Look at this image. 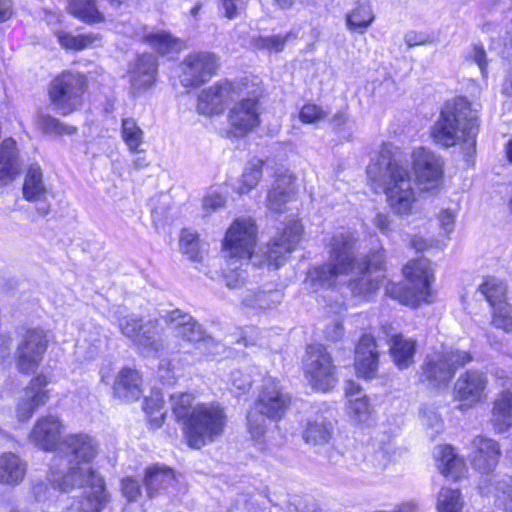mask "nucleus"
Returning <instances> with one entry per match:
<instances>
[{
  "label": "nucleus",
  "instance_id": "nucleus-64",
  "mask_svg": "<svg viewBox=\"0 0 512 512\" xmlns=\"http://www.w3.org/2000/svg\"><path fill=\"white\" fill-rule=\"evenodd\" d=\"M324 334L327 340L337 342L342 339L344 335V327L340 321H334L327 325Z\"/></svg>",
  "mask_w": 512,
  "mask_h": 512
},
{
  "label": "nucleus",
  "instance_id": "nucleus-49",
  "mask_svg": "<svg viewBox=\"0 0 512 512\" xmlns=\"http://www.w3.org/2000/svg\"><path fill=\"white\" fill-rule=\"evenodd\" d=\"M180 249L192 261H201L200 243L196 232L183 229L180 235Z\"/></svg>",
  "mask_w": 512,
  "mask_h": 512
},
{
  "label": "nucleus",
  "instance_id": "nucleus-62",
  "mask_svg": "<svg viewBox=\"0 0 512 512\" xmlns=\"http://www.w3.org/2000/svg\"><path fill=\"white\" fill-rule=\"evenodd\" d=\"M224 15L228 19L236 18L245 8V0H221Z\"/></svg>",
  "mask_w": 512,
  "mask_h": 512
},
{
  "label": "nucleus",
  "instance_id": "nucleus-17",
  "mask_svg": "<svg viewBox=\"0 0 512 512\" xmlns=\"http://www.w3.org/2000/svg\"><path fill=\"white\" fill-rule=\"evenodd\" d=\"M241 94L240 84L219 81L199 94L197 110L207 116L220 114L229 101L238 98Z\"/></svg>",
  "mask_w": 512,
  "mask_h": 512
},
{
  "label": "nucleus",
  "instance_id": "nucleus-38",
  "mask_svg": "<svg viewBox=\"0 0 512 512\" xmlns=\"http://www.w3.org/2000/svg\"><path fill=\"white\" fill-rule=\"evenodd\" d=\"M354 271H357L360 275V277L349 282V288L355 296L368 297L379 289L383 275H374L362 269L361 265L356 264Z\"/></svg>",
  "mask_w": 512,
  "mask_h": 512
},
{
  "label": "nucleus",
  "instance_id": "nucleus-11",
  "mask_svg": "<svg viewBox=\"0 0 512 512\" xmlns=\"http://www.w3.org/2000/svg\"><path fill=\"white\" fill-rule=\"evenodd\" d=\"M304 370L309 383L317 390L328 391L337 382L336 366L323 345L313 344L307 347Z\"/></svg>",
  "mask_w": 512,
  "mask_h": 512
},
{
  "label": "nucleus",
  "instance_id": "nucleus-39",
  "mask_svg": "<svg viewBox=\"0 0 512 512\" xmlns=\"http://www.w3.org/2000/svg\"><path fill=\"white\" fill-rule=\"evenodd\" d=\"M492 492L488 495L494 497V505L497 509L512 512V477L496 476L490 485Z\"/></svg>",
  "mask_w": 512,
  "mask_h": 512
},
{
  "label": "nucleus",
  "instance_id": "nucleus-8",
  "mask_svg": "<svg viewBox=\"0 0 512 512\" xmlns=\"http://www.w3.org/2000/svg\"><path fill=\"white\" fill-rule=\"evenodd\" d=\"M469 460L473 468L481 474L478 483L479 492L489 495L492 490V480L497 476L493 474L501 455L500 446L494 439L476 436L470 443Z\"/></svg>",
  "mask_w": 512,
  "mask_h": 512
},
{
  "label": "nucleus",
  "instance_id": "nucleus-19",
  "mask_svg": "<svg viewBox=\"0 0 512 512\" xmlns=\"http://www.w3.org/2000/svg\"><path fill=\"white\" fill-rule=\"evenodd\" d=\"M413 169L424 191L436 189L443 174V163L439 156L430 150L419 147L412 154Z\"/></svg>",
  "mask_w": 512,
  "mask_h": 512
},
{
  "label": "nucleus",
  "instance_id": "nucleus-55",
  "mask_svg": "<svg viewBox=\"0 0 512 512\" xmlns=\"http://www.w3.org/2000/svg\"><path fill=\"white\" fill-rule=\"evenodd\" d=\"M421 420L422 423L428 428L431 429V436L438 434L443 429V422L439 415L430 408H424L421 411Z\"/></svg>",
  "mask_w": 512,
  "mask_h": 512
},
{
  "label": "nucleus",
  "instance_id": "nucleus-45",
  "mask_svg": "<svg viewBox=\"0 0 512 512\" xmlns=\"http://www.w3.org/2000/svg\"><path fill=\"white\" fill-rule=\"evenodd\" d=\"M195 397L190 393H174L170 396V402L172 411L177 419V421L183 422V427L188 422L192 411L194 410Z\"/></svg>",
  "mask_w": 512,
  "mask_h": 512
},
{
  "label": "nucleus",
  "instance_id": "nucleus-44",
  "mask_svg": "<svg viewBox=\"0 0 512 512\" xmlns=\"http://www.w3.org/2000/svg\"><path fill=\"white\" fill-rule=\"evenodd\" d=\"M263 165L264 162L260 159H253L247 164L240 185L235 188L238 194H247L257 186L262 177Z\"/></svg>",
  "mask_w": 512,
  "mask_h": 512
},
{
  "label": "nucleus",
  "instance_id": "nucleus-60",
  "mask_svg": "<svg viewBox=\"0 0 512 512\" xmlns=\"http://www.w3.org/2000/svg\"><path fill=\"white\" fill-rule=\"evenodd\" d=\"M225 205V198L217 192H209L203 199V208L207 213H212Z\"/></svg>",
  "mask_w": 512,
  "mask_h": 512
},
{
  "label": "nucleus",
  "instance_id": "nucleus-18",
  "mask_svg": "<svg viewBox=\"0 0 512 512\" xmlns=\"http://www.w3.org/2000/svg\"><path fill=\"white\" fill-rule=\"evenodd\" d=\"M303 227L300 222L293 220L286 224L283 231L273 238L264 252L265 262L268 266L279 268L286 261L288 255L299 244Z\"/></svg>",
  "mask_w": 512,
  "mask_h": 512
},
{
  "label": "nucleus",
  "instance_id": "nucleus-33",
  "mask_svg": "<svg viewBox=\"0 0 512 512\" xmlns=\"http://www.w3.org/2000/svg\"><path fill=\"white\" fill-rule=\"evenodd\" d=\"M438 468L442 475L453 479L460 478L465 471V463L449 445L439 446L435 452Z\"/></svg>",
  "mask_w": 512,
  "mask_h": 512
},
{
  "label": "nucleus",
  "instance_id": "nucleus-3",
  "mask_svg": "<svg viewBox=\"0 0 512 512\" xmlns=\"http://www.w3.org/2000/svg\"><path fill=\"white\" fill-rule=\"evenodd\" d=\"M478 132V110L468 99L458 97L445 103L431 135L446 148L461 144L465 155L473 157Z\"/></svg>",
  "mask_w": 512,
  "mask_h": 512
},
{
  "label": "nucleus",
  "instance_id": "nucleus-57",
  "mask_svg": "<svg viewBox=\"0 0 512 512\" xmlns=\"http://www.w3.org/2000/svg\"><path fill=\"white\" fill-rule=\"evenodd\" d=\"M326 116V113L322 110L321 107L315 104H305L300 113L299 118L303 123L312 124L322 120Z\"/></svg>",
  "mask_w": 512,
  "mask_h": 512
},
{
  "label": "nucleus",
  "instance_id": "nucleus-54",
  "mask_svg": "<svg viewBox=\"0 0 512 512\" xmlns=\"http://www.w3.org/2000/svg\"><path fill=\"white\" fill-rule=\"evenodd\" d=\"M356 265H361L362 269L376 275L380 274L379 272L384 269L385 265V253L383 249H379L375 252H372L368 255L367 259L364 262L358 263Z\"/></svg>",
  "mask_w": 512,
  "mask_h": 512
},
{
  "label": "nucleus",
  "instance_id": "nucleus-34",
  "mask_svg": "<svg viewBox=\"0 0 512 512\" xmlns=\"http://www.w3.org/2000/svg\"><path fill=\"white\" fill-rule=\"evenodd\" d=\"M144 42L161 55L179 53L185 48V42L174 37L170 32L152 31L144 36Z\"/></svg>",
  "mask_w": 512,
  "mask_h": 512
},
{
  "label": "nucleus",
  "instance_id": "nucleus-21",
  "mask_svg": "<svg viewBox=\"0 0 512 512\" xmlns=\"http://www.w3.org/2000/svg\"><path fill=\"white\" fill-rule=\"evenodd\" d=\"M228 121L231 133L244 137L260 124L258 101L255 98L242 99L229 112Z\"/></svg>",
  "mask_w": 512,
  "mask_h": 512
},
{
  "label": "nucleus",
  "instance_id": "nucleus-40",
  "mask_svg": "<svg viewBox=\"0 0 512 512\" xmlns=\"http://www.w3.org/2000/svg\"><path fill=\"white\" fill-rule=\"evenodd\" d=\"M68 12L86 23H100L104 20L98 8V0H69Z\"/></svg>",
  "mask_w": 512,
  "mask_h": 512
},
{
  "label": "nucleus",
  "instance_id": "nucleus-14",
  "mask_svg": "<svg viewBox=\"0 0 512 512\" xmlns=\"http://www.w3.org/2000/svg\"><path fill=\"white\" fill-rule=\"evenodd\" d=\"M47 333L40 328L27 329L18 344L16 351L17 367L23 373L38 368L48 348Z\"/></svg>",
  "mask_w": 512,
  "mask_h": 512
},
{
  "label": "nucleus",
  "instance_id": "nucleus-30",
  "mask_svg": "<svg viewBox=\"0 0 512 512\" xmlns=\"http://www.w3.org/2000/svg\"><path fill=\"white\" fill-rule=\"evenodd\" d=\"M416 341L398 333L391 336L389 353L394 364L401 370L407 369L414 362Z\"/></svg>",
  "mask_w": 512,
  "mask_h": 512
},
{
  "label": "nucleus",
  "instance_id": "nucleus-32",
  "mask_svg": "<svg viewBox=\"0 0 512 512\" xmlns=\"http://www.w3.org/2000/svg\"><path fill=\"white\" fill-rule=\"evenodd\" d=\"M160 320H149L142 323L136 345L143 348L150 355H157L164 348L161 338V330L159 329Z\"/></svg>",
  "mask_w": 512,
  "mask_h": 512
},
{
  "label": "nucleus",
  "instance_id": "nucleus-50",
  "mask_svg": "<svg viewBox=\"0 0 512 512\" xmlns=\"http://www.w3.org/2000/svg\"><path fill=\"white\" fill-rule=\"evenodd\" d=\"M144 411L151 417V420L159 427L165 417L164 400L159 393H154L144 399Z\"/></svg>",
  "mask_w": 512,
  "mask_h": 512
},
{
  "label": "nucleus",
  "instance_id": "nucleus-7",
  "mask_svg": "<svg viewBox=\"0 0 512 512\" xmlns=\"http://www.w3.org/2000/svg\"><path fill=\"white\" fill-rule=\"evenodd\" d=\"M86 88L85 75L79 72L65 71L51 81L48 92L51 103L66 115L82 105Z\"/></svg>",
  "mask_w": 512,
  "mask_h": 512
},
{
  "label": "nucleus",
  "instance_id": "nucleus-29",
  "mask_svg": "<svg viewBox=\"0 0 512 512\" xmlns=\"http://www.w3.org/2000/svg\"><path fill=\"white\" fill-rule=\"evenodd\" d=\"M144 484L147 495L152 498L162 492L173 490L177 481L170 468L153 466L146 470Z\"/></svg>",
  "mask_w": 512,
  "mask_h": 512
},
{
  "label": "nucleus",
  "instance_id": "nucleus-58",
  "mask_svg": "<svg viewBox=\"0 0 512 512\" xmlns=\"http://www.w3.org/2000/svg\"><path fill=\"white\" fill-rule=\"evenodd\" d=\"M286 42V37L281 36H269L261 37L257 40L256 46L260 49L274 50L279 52L283 49Z\"/></svg>",
  "mask_w": 512,
  "mask_h": 512
},
{
  "label": "nucleus",
  "instance_id": "nucleus-37",
  "mask_svg": "<svg viewBox=\"0 0 512 512\" xmlns=\"http://www.w3.org/2000/svg\"><path fill=\"white\" fill-rule=\"evenodd\" d=\"M23 196L27 201H44L47 190L43 183V174L38 165H31L25 176Z\"/></svg>",
  "mask_w": 512,
  "mask_h": 512
},
{
  "label": "nucleus",
  "instance_id": "nucleus-13",
  "mask_svg": "<svg viewBox=\"0 0 512 512\" xmlns=\"http://www.w3.org/2000/svg\"><path fill=\"white\" fill-rule=\"evenodd\" d=\"M180 83L187 88H197L208 82L219 68V58L208 51L189 53L180 63Z\"/></svg>",
  "mask_w": 512,
  "mask_h": 512
},
{
  "label": "nucleus",
  "instance_id": "nucleus-6",
  "mask_svg": "<svg viewBox=\"0 0 512 512\" xmlns=\"http://www.w3.org/2000/svg\"><path fill=\"white\" fill-rule=\"evenodd\" d=\"M403 274L408 282L407 286L393 285L390 294L402 304L417 307L421 302L430 303L434 279L430 261L419 258L408 262L403 268Z\"/></svg>",
  "mask_w": 512,
  "mask_h": 512
},
{
  "label": "nucleus",
  "instance_id": "nucleus-36",
  "mask_svg": "<svg viewBox=\"0 0 512 512\" xmlns=\"http://www.w3.org/2000/svg\"><path fill=\"white\" fill-rule=\"evenodd\" d=\"M375 15L368 0H359L356 7L347 14V28L354 32L364 33L373 23Z\"/></svg>",
  "mask_w": 512,
  "mask_h": 512
},
{
  "label": "nucleus",
  "instance_id": "nucleus-9",
  "mask_svg": "<svg viewBox=\"0 0 512 512\" xmlns=\"http://www.w3.org/2000/svg\"><path fill=\"white\" fill-rule=\"evenodd\" d=\"M257 241V226L251 217H240L233 221L224 238V252L230 259H252L254 265H261L256 261L253 252Z\"/></svg>",
  "mask_w": 512,
  "mask_h": 512
},
{
  "label": "nucleus",
  "instance_id": "nucleus-63",
  "mask_svg": "<svg viewBox=\"0 0 512 512\" xmlns=\"http://www.w3.org/2000/svg\"><path fill=\"white\" fill-rule=\"evenodd\" d=\"M122 493L129 500L134 501L140 495V485L137 480L127 477L122 480Z\"/></svg>",
  "mask_w": 512,
  "mask_h": 512
},
{
  "label": "nucleus",
  "instance_id": "nucleus-51",
  "mask_svg": "<svg viewBox=\"0 0 512 512\" xmlns=\"http://www.w3.org/2000/svg\"><path fill=\"white\" fill-rule=\"evenodd\" d=\"M493 309L491 324L505 332L512 331V305L504 303Z\"/></svg>",
  "mask_w": 512,
  "mask_h": 512
},
{
  "label": "nucleus",
  "instance_id": "nucleus-4",
  "mask_svg": "<svg viewBox=\"0 0 512 512\" xmlns=\"http://www.w3.org/2000/svg\"><path fill=\"white\" fill-rule=\"evenodd\" d=\"M228 416L218 402L197 403L183 427L187 444L200 449L217 441L225 431Z\"/></svg>",
  "mask_w": 512,
  "mask_h": 512
},
{
  "label": "nucleus",
  "instance_id": "nucleus-28",
  "mask_svg": "<svg viewBox=\"0 0 512 512\" xmlns=\"http://www.w3.org/2000/svg\"><path fill=\"white\" fill-rule=\"evenodd\" d=\"M490 421L497 433H505L512 428V391L509 388L496 396Z\"/></svg>",
  "mask_w": 512,
  "mask_h": 512
},
{
  "label": "nucleus",
  "instance_id": "nucleus-61",
  "mask_svg": "<svg viewBox=\"0 0 512 512\" xmlns=\"http://www.w3.org/2000/svg\"><path fill=\"white\" fill-rule=\"evenodd\" d=\"M231 381L239 394L247 392L252 383L251 377L240 370H236L231 373Z\"/></svg>",
  "mask_w": 512,
  "mask_h": 512
},
{
  "label": "nucleus",
  "instance_id": "nucleus-42",
  "mask_svg": "<svg viewBox=\"0 0 512 512\" xmlns=\"http://www.w3.org/2000/svg\"><path fill=\"white\" fill-rule=\"evenodd\" d=\"M121 137L129 151L136 153L144 142V131L132 117H125L121 121Z\"/></svg>",
  "mask_w": 512,
  "mask_h": 512
},
{
  "label": "nucleus",
  "instance_id": "nucleus-41",
  "mask_svg": "<svg viewBox=\"0 0 512 512\" xmlns=\"http://www.w3.org/2000/svg\"><path fill=\"white\" fill-rule=\"evenodd\" d=\"M283 299V292L278 289L263 290L259 292L247 291L242 302L248 307L269 309L279 304Z\"/></svg>",
  "mask_w": 512,
  "mask_h": 512
},
{
  "label": "nucleus",
  "instance_id": "nucleus-48",
  "mask_svg": "<svg viewBox=\"0 0 512 512\" xmlns=\"http://www.w3.org/2000/svg\"><path fill=\"white\" fill-rule=\"evenodd\" d=\"M463 503L460 491L442 488L438 495L437 509L439 512H461Z\"/></svg>",
  "mask_w": 512,
  "mask_h": 512
},
{
  "label": "nucleus",
  "instance_id": "nucleus-47",
  "mask_svg": "<svg viewBox=\"0 0 512 512\" xmlns=\"http://www.w3.org/2000/svg\"><path fill=\"white\" fill-rule=\"evenodd\" d=\"M37 125L44 133L59 136L72 135L77 131L75 126L66 125L57 118L43 113L37 116Z\"/></svg>",
  "mask_w": 512,
  "mask_h": 512
},
{
  "label": "nucleus",
  "instance_id": "nucleus-25",
  "mask_svg": "<svg viewBox=\"0 0 512 512\" xmlns=\"http://www.w3.org/2000/svg\"><path fill=\"white\" fill-rule=\"evenodd\" d=\"M156 72L155 56L150 53L139 55L129 68L130 82L134 90L149 88L155 82Z\"/></svg>",
  "mask_w": 512,
  "mask_h": 512
},
{
  "label": "nucleus",
  "instance_id": "nucleus-12",
  "mask_svg": "<svg viewBox=\"0 0 512 512\" xmlns=\"http://www.w3.org/2000/svg\"><path fill=\"white\" fill-rule=\"evenodd\" d=\"M162 319L176 331L178 337L196 345L198 349L203 350L204 354L217 353L220 344L206 335L203 327L191 315L175 309L166 313Z\"/></svg>",
  "mask_w": 512,
  "mask_h": 512
},
{
  "label": "nucleus",
  "instance_id": "nucleus-23",
  "mask_svg": "<svg viewBox=\"0 0 512 512\" xmlns=\"http://www.w3.org/2000/svg\"><path fill=\"white\" fill-rule=\"evenodd\" d=\"M379 365V351L375 338L364 334L355 351V368L360 377L371 379L375 377Z\"/></svg>",
  "mask_w": 512,
  "mask_h": 512
},
{
  "label": "nucleus",
  "instance_id": "nucleus-52",
  "mask_svg": "<svg viewBox=\"0 0 512 512\" xmlns=\"http://www.w3.org/2000/svg\"><path fill=\"white\" fill-rule=\"evenodd\" d=\"M265 415L260 414L256 409L251 411L247 415V426L251 437L259 441L265 435L266 432V420Z\"/></svg>",
  "mask_w": 512,
  "mask_h": 512
},
{
  "label": "nucleus",
  "instance_id": "nucleus-16",
  "mask_svg": "<svg viewBox=\"0 0 512 512\" xmlns=\"http://www.w3.org/2000/svg\"><path fill=\"white\" fill-rule=\"evenodd\" d=\"M289 405L290 397L283 392L279 381L272 377H265L255 403V409L268 419L276 421L284 416Z\"/></svg>",
  "mask_w": 512,
  "mask_h": 512
},
{
  "label": "nucleus",
  "instance_id": "nucleus-46",
  "mask_svg": "<svg viewBox=\"0 0 512 512\" xmlns=\"http://www.w3.org/2000/svg\"><path fill=\"white\" fill-rule=\"evenodd\" d=\"M56 37L63 48L76 51L90 47L99 39L98 35L93 33L73 35L65 31H58Z\"/></svg>",
  "mask_w": 512,
  "mask_h": 512
},
{
  "label": "nucleus",
  "instance_id": "nucleus-35",
  "mask_svg": "<svg viewBox=\"0 0 512 512\" xmlns=\"http://www.w3.org/2000/svg\"><path fill=\"white\" fill-rule=\"evenodd\" d=\"M26 473L24 462L13 453L0 455V483L15 485L20 483Z\"/></svg>",
  "mask_w": 512,
  "mask_h": 512
},
{
  "label": "nucleus",
  "instance_id": "nucleus-59",
  "mask_svg": "<svg viewBox=\"0 0 512 512\" xmlns=\"http://www.w3.org/2000/svg\"><path fill=\"white\" fill-rule=\"evenodd\" d=\"M468 59L472 60L473 62H475L478 65L483 76L486 75L488 61H487V57H486V52L482 45H479V44L473 45L472 50L468 56Z\"/></svg>",
  "mask_w": 512,
  "mask_h": 512
},
{
  "label": "nucleus",
  "instance_id": "nucleus-43",
  "mask_svg": "<svg viewBox=\"0 0 512 512\" xmlns=\"http://www.w3.org/2000/svg\"><path fill=\"white\" fill-rule=\"evenodd\" d=\"M479 290L492 307L506 303L507 285L496 277H487Z\"/></svg>",
  "mask_w": 512,
  "mask_h": 512
},
{
  "label": "nucleus",
  "instance_id": "nucleus-26",
  "mask_svg": "<svg viewBox=\"0 0 512 512\" xmlns=\"http://www.w3.org/2000/svg\"><path fill=\"white\" fill-rule=\"evenodd\" d=\"M142 384L139 371L128 367L122 368L116 376L113 394L126 402L136 401L143 393Z\"/></svg>",
  "mask_w": 512,
  "mask_h": 512
},
{
  "label": "nucleus",
  "instance_id": "nucleus-24",
  "mask_svg": "<svg viewBox=\"0 0 512 512\" xmlns=\"http://www.w3.org/2000/svg\"><path fill=\"white\" fill-rule=\"evenodd\" d=\"M294 177L288 171L276 174L275 182L267 195V208L275 213L283 212L286 209L294 194Z\"/></svg>",
  "mask_w": 512,
  "mask_h": 512
},
{
  "label": "nucleus",
  "instance_id": "nucleus-2",
  "mask_svg": "<svg viewBox=\"0 0 512 512\" xmlns=\"http://www.w3.org/2000/svg\"><path fill=\"white\" fill-rule=\"evenodd\" d=\"M398 150L391 144H383L367 167V177L375 189L381 188L391 209L408 215L415 202L412 180L407 168L400 163Z\"/></svg>",
  "mask_w": 512,
  "mask_h": 512
},
{
  "label": "nucleus",
  "instance_id": "nucleus-5",
  "mask_svg": "<svg viewBox=\"0 0 512 512\" xmlns=\"http://www.w3.org/2000/svg\"><path fill=\"white\" fill-rule=\"evenodd\" d=\"M356 239L351 232L333 235L330 241L329 261L309 270L307 281L313 286L331 287L340 275L354 272Z\"/></svg>",
  "mask_w": 512,
  "mask_h": 512
},
{
  "label": "nucleus",
  "instance_id": "nucleus-10",
  "mask_svg": "<svg viewBox=\"0 0 512 512\" xmlns=\"http://www.w3.org/2000/svg\"><path fill=\"white\" fill-rule=\"evenodd\" d=\"M472 361V356L463 351H445L427 357L422 366V375L429 385L444 388L459 367Z\"/></svg>",
  "mask_w": 512,
  "mask_h": 512
},
{
  "label": "nucleus",
  "instance_id": "nucleus-1",
  "mask_svg": "<svg viewBox=\"0 0 512 512\" xmlns=\"http://www.w3.org/2000/svg\"><path fill=\"white\" fill-rule=\"evenodd\" d=\"M64 456H54L50 481L61 492L84 488L83 496L73 499L63 512H101L108 502L103 478L92 468L97 444L89 435H68L60 446Z\"/></svg>",
  "mask_w": 512,
  "mask_h": 512
},
{
  "label": "nucleus",
  "instance_id": "nucleus-27",
  "mask_svg": "<svg viewBox=\"0 0 512 512\" xmlns=\"http://www.w3.org/2000/svg\"><path fill=\"white\" fill-rule=\"evenodd\" d=\"M333 433V423L323 414L316 413L306 419L302 438L311 446H322L329 443Z\"/></svg>",
  "mask_w": 512,
  "mask_h": 512
},
{
  "label": "nucleus",
  "instance_id": "nucleus-56",
  "mask_svg": "<svg viewBox=\"0 0 512 512\" xmlns=\"http://www.w3.org/2000/svg\"><path fill=\"white\" fill-rule=\"evenodd\" d=\"M348 401L349 413L353 414L359 421L364 420L370 412V405L366 396H357L350 398Z\"/></svg>",
  "mask_w": 512,
  "mask_h": 512
},
{
  "label": "nucleus",
  "instance_id": "nucleus-22",
  "mask_svg": "<svg viewBox=\"0 0 512 512\" xmlns=\"http://www.w3.org/2000/svg\"><path fill=\"white\" fill-rule=\"evenodd\" d=\"M64 425L54 415L43 416L34 424L29 435L30 441L43 450L56 449L61 439Z\"/></svg>",
  "mask_w": 512,
  "mask_h": 512
},
{
  "label": "nucleus",
  "instance_id": "nucleus-15",
  "mask_svg": "<svg viewBox=\"0 0 512 512\" xmlns=\"http://www.w3.org/2000/svg\"><path fill=\"white\" fill-rule=\"evenodd\" d=\"M487 375L480 370H467L454 384V397L460 410H468L486 399Z\"/></svg>",
  "mask_w": 512,
  "mask_h": 512
},
{
  "label": "nucleus",
  "instance_id": "nucleus-31",
  "mask_svg": "<svg viewBox=\"0 0 512 512\" xmlns=\"http://www.w3.org/2000/svg\"><path fill=\"white\" fill-rule=\"evenodd\" d=\"M16 142L6 138L0 144V187L7 185L19 172Z\"/></svg>",
  "mask_w": 512,
  "mask_h": 512
},
{
  "label": "nucleus",
  "instance_id": "nucleus-53",
  "mask_svg": "<svg viewBox=\"0 0 512 512\" xmlns=\"http://www.w3.org/2000/svg\"><path fill=\"white\" fill-rule=\"evenodd\" d=\"M118 325L122 334L136 343L142 325L141 319L134 315L126 316L119 320Z\"/></svg>",
  "mask_w": 512,
  "mask_h": 512
},
{
  "label": "nucleus",
  "instance_id": "nucleus-20",
  "mask_svg": "<svg viewBox=\"0 0 512 512\" xmlns=\"http://www.w3.org/2000/svg\"><path fill=\"white\" fill-rule=\"evenodd\" d=\"M49 383L48 377L43 374L31 379L24 388L17 404L18 420L22 422L28 421L40 407L48 402L50 391L47 389V386Z\"/></svg>",
  "mask_w": 512,
  "mask_h": 512
}]
</instances>
